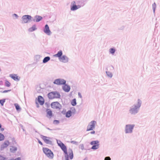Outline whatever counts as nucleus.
I'll return each instance as SVG.
<instances>
[{"mask_svg":"<svg viewBox=\"0 0 160 160\" xmlns=\"http://www.w3.org/2000/svg\"><path fill=\"white\" fill-rule=\"evenodd\" d=\"M10 76L11 78L16 81H19L20 78L16 74H11Z\"/></svg>","mask_w":160,"mask_h":160,"instance_id":"nucleus-16","label":"nucleus"},{"mask_svg":"<svg viewBox=\"0 0 160 160\" xmlns=\"http://www.w3.org/2000/svg\"><path fill=\"white\" fill-rule=\"evenodd\" d=\"M10 144V142L8 141L7 140L4 141V142L1 145V149L2 150L4 149L7 148Z\"/></svg>","mask_w":160,"mask_h":160,"instance_id":"nucleus-12","label":"nucleus"},{"mask_svg":"<svg viewBox=\"0 0 160 160\" xmlns=\"http://www.w3.org/2000/svg\"><path fill=\"white\" fill-rule=\"evenodd\" d=\"M38 101L40 105H42L44 104V100L43 98L41 96H39L38 97Z\"/></svg>","mask_w":160,"mask_h":160,"instance_id":"nucleus-13","label":"nucleus"},{"mask_svg":"<svg viewBox=\"0 0 160 160\" xmlns=\"http://www.w3.org/2000/svg\"><path fill=\"white\" fill-rule=\"evenodd\" d=\"M134 125H126V132L127 133L132 132Z\"/></svg>","mask_w":160,"mask_h":160,"instance_id":"nucleus-9","label":"nucleus"},{"mask_svg":"<svg viewBox=\"0 0 160 160\" xmlns=\"http://www.w3.org/2000/svg\"><path fill=\"white\" fill-rule=\"evenodd\" d=\"M63 89L65 92H68L70 90V87L69 86L67 85H65L63 87Z\"/></svg>","mask_w":160,"mask_h":160,"instance_id":"nucleus-19","label":"nucleus"},{"mask_svg":"<svg viewBox=\"0 0 160 160\" xmlns=\"http://www.w3.org/2000/svg\"><path fill=\"white\" fill-rule=\"evenodd\" d=\"M2 125L0 123V128H1V130L2 131H3L4 130V129L3 128H1Z\"/></svg>","mask_w":160,"mask_h":160,"instance_id":"nucleus-36","label":"nucleus"},{"mask_svg":"<svg viewBox=\"0 0 160 160\" xmlns=\"http://www.w3.org/2000/svg\"><path fill=\"white\" fill-rule=\"evenodd\" d=\"M14 106L16 108L17 111H19L20 108L19 105L17 103L14 104Z\"/></svg>","mask_w":160,"mask_h":160,"instance_id":"nucleus-26","label":"nucleus"},{"mask_svg":"<svg viewBox=\"0 0 160 160\" xmlns=\"http://www.w3.org/2000/svg\"><path fill=\"white\" fill-rule=\"evenodd\" d=\"M38 142L41 145H42V143L40 140H38Z\"/></svg>","mask_w":160,"mask_h":160,"instance_id":"nucleus-38","label":"nucleus"},{"mask_svg":"<svg viewBox=\"0 0 160 160\" xmlns=\"http://www.w3.org/2000/svg\"><path fill=\"white\" fill-rule=\"evenodd\" d=\"M36 104H37V106H38V104L37 103V102H36Z\"/></svg>","mask_w":160,"mask_h":160,"instance_id":"nucleus-42","label":"nucleus"},{"mask_svg":"<svg viewBox=\"0 0 160 160\" xmlns=\"http://www.w3.org/2000/svg\"><path fill=\"white\" fill-rule=\"evenodd\" d=\"M57 142L58 146L60 147L65 153V160H69V158L70 159H72L73 154L72 150L69 149L67 151L66 147L63 143L59 140L57 141Z\"/></svg>","mask_w":160,"mask_h":160,"instance_id":"nucleus-1","label":"nucleus"},{"mask_svg":"<svg viewBox=\"0 0 160 160\" xmlns=\"http://www.w3.org/2000/svg\"><path fill=\"white\" fill-rule=\"evenodd\" d=\"M156 8V4L155 3H154L152 4V8L153 10H155Z\"/></svg>","mask_w":160,"mask_h":160,"instance_id":"nucleus-34","label":"nucleus"},{"mask_svg":"<svg viewBox=\"0 0 160 160\" xmlns=\"http://www.w3.org/2000/svg\"><path fill=\"white\" fill-rule=\"evenodd\" d=\"M5 102V100H0V103L1 104L2 106H3L4 102Z\"/></svg>","mask_w":160,"mask_h":160,"instance_id":"nucleus-31","label":"nucleus"},{"mask_svg":"<svg viewBox=\"0 0 160 160\" xmlns=\"http://www.w3.org/2000/svg\"><path fill=\"white\" fill-rule=\"evenodd\" d=\"M106 72L108 76L110 78H111V77H112V73H110V72Z\"/></svg>","mask_w":160,"mask_h":160,"instance_id":"nucleus-32","label":"nucleus"},{"mask_svg":"<svg viewBox=\"0 0 160 160\" xmlns=\"http://www.w3.org/2000/svg\"><path fill=\"white\" fill-rule=\"evenodd\" d=\"M10 150L11 152H14L17 151V148L15 147L12 146Z\"/></svg>","mask_w":160,"mask_h":160,"instance_id":"nucleus-23","label":"nucleus"},{"mask_svg":"<svg viewBox=\"0 0 160 160\" xmlns=\"http://www.w3.org/2000/svg\"><path fill=\"white\" fill-rule=\"evenodd\" d=\"M37 29L36 26V25H33L32 27L28 29V31L30 32H32Z\"/></svg>","mask_w":160,"mask_h":160,"instance_id":"nucleus-22","label":"nucleus"},{"mask_svg":"<svg viewBox=\"0 0 160 160\" xmlns=\"http://www.w3.org/2000/svg\"><path fill=\"white\" fill-rule=\"evenodd\" d=\"M43 151L47 157L50 159L53 158L54 156L52 152L47 148H43Z\"/></svg>","mask_w":160,"mask_h":160,"instance_id":"nucleus-2","label":"nucleus"},{"mask_svg":"<svg viewBox=\"0 0 160 160\" xmlns=\"http://www.w3.org/2000/svg\"><path fill=\"white\" fill-rule=\"evenodd\" d=\"M15 160H21V159L20 158H17Z\"/></svg>","mask_w":160,"mask_h":160,"instance_id":"nucleus-39","label":"nucleus"},{"mask_svg":"<svg viewBox=\"0 0 160 160\" xmlns=\"http://www.w3.org/2000/svg\"><path fill=\"white\" fill-rule=\"evenodd\" d=\"M96 123V122L94 121H91L88 125L87 131H89L92 130L95 128V125Z\"/></svg>","mask_w":160,"mask_h":160,"instance_id":"nucleus-6","label":"nucleus"},{"mask_svg":"<svg viewBox=\"0 0 160 160\" xmlns=\"http://www.w3.org/2000/svg\"><path fill=\"white\" fill-rule=\"evenodd\" d=\"M1 160H6V159L5 158H3V157H2V158L1 159Z\"/></svg>","mask_w":160,"mask_h":160,"instance_id":"nucleus-40","label":"nucleus"},{"mask_svg":"<svg viewBox=\"0 0 160 160\" xmlns=\"http://www.w3.org/2000/svg\"><path fill=\"white\" fill-rule=\"evenodd\" d=\"M109 52L110 53L112 54H113L115 52V50L114 48H111L109 50Z\"/></svg>","mask_w":160,"mask_h":160,"instance_id":"nucleus-30","label":"nucleus"},{"mask_svg":"<svg viewBox=\"0 0 160 160\" xmlns=\"http://www.w3.org/2000/svg\"><path fill=\"white\" fill-rule=\"evenodd\" d=\"M95 133V131H93L91 132V133L93 134Z\"/></svg>","mask_w":160,"mask_h":160,"instance_id":"nucleus-41","label":"nucleus"},{"mask_svg":"<svg viewBox=\"0 0 160 160\" xmlns=\"http://www.w3.org/2000/svg\"><path fill=\"white\" fill-rule=\"evenodd\" d=\"M59 121L57 120H54L53 122V124H57L59 123Z\"/></svg>","mask_w":160,"mask_h":160,"instance_id":"nucleus-33","label":"nucleus"},{"mask_svg":"<svg viewBox=\"0 0 160 160\" xmlns=\"http://www.w3.org/2000/svg\"><path fill=\"white\" fill-rule=\"evenodd\" d=\"M80 7V5H76L75 1L72 2L71 3V10H76Z\"/></svg>","mask_w":160,"mask_h":160,"instance_id":"nucleus-11","label":"nucleus"},{"mask_svg":"<svg viewBox=\"0 0 160 160\" xmlns=\"http://www.w3.org/2000/svg\"><path fill=\"white\" fill-rule=\"evenodd\" d=\"M5 85L7 87H9L10 86L11 84L9 82H8L7 80H6L5 82Z\"/></svg>","mask_w":160,"mask_h":160,"instance_id":"nucleus-27","label":"nucleus"},{"mask_svg":"<svg viewBox=\"0 0 160 160\" xmlns=\"http://www.w3.org/2000/svg\"><path fill=\"white\" fill-rule=\"evenodd\" d=\"M11 91V90H5V91H3L2 92V93H6V92H8V91Z\"/></svg>","mask_w":160,"mask_h":160,"instance_id":"nucleus-37","label":"nucleus"},{"mask_svg":"<svg viewBox=\"0 0 160 160\" xmlns=\"http://www.w3.org/2000/svg\"><path fill=\"white\" fill-rule=\"evenodd\" d=\"M4 139V136L3 135L0 133V141L3 140Z\"/></svg>","mask_w":160,"mask_h":160,"instance_id":"nucleus-29","label":"nucleus"},{"mask_svg":"<svg viewBox=\"0 0 160 160\" xmlns=\"http://www.w3.org/2000/svg\"><path fill=\"white\" fill-rule=\"evenodd\" d=\"M140 104L139 103L137 106L134 105L132 107L130 110V112L132 114H134L138 112V109L140 107Z\"/></svg>","mask_w":160,"mask_h":160,"instance_id":"nucleus-4","label":"nucleus"},{"mask_svg":"<svg viewBox=\"0 0 160 160\" xmlns=\"http://www.w3.org/2000/svg\"><path fill=\"white\" fill-rule=\"evenodd\" d=\"M71 104L72 105L74 106L76 105V99H73L71 102Z\"/></svg>","mask_w":160,"mask_h":160,"instance_id":"nucleus-28","label":"nucleus"},{"mask_svg":"<svg viewBox=\"0 0 160 160\" xmlns=\"http://www.w3.org/2000/svg\"><path fill=\"white\" fill-rule=\"evenodd\" d=\"M84 160H86V159H84Z\"/></svg>","mask_w":160,"mask_h":160,"instance_id":"nucleus-44","label":"nucleus"},{"mask_svg":"<svg viewBox=\"0 0 160 160\" xmlns=\"http://www.w3.org/2000/svg\"><path fill=\"white\" fill-rule=\"evenodd\" d=\"M51 106L52 108L56 109H60L61 107V104L57 102L52 103Z\"/></svg>","mask_w":160,"mask_h":160,"instance_id":"nucleus-8","label":"nucleus"},{"mask_svg":"<svg viewBox=\"0 0 160 160\" xmlns=\"http://www.w3.org/2000/svg\"><path fill=\"white\" fill-rule=\"evenodd\" d=\"M47 116L51 118L52 116V111L49 109H47L46 110Z\"/></svg>","mask_w":160,"mask_h":160,"instance_id":"nucleus-15","label":"nucleus"},{"mask_svg":"<svg viewBox=\"0 0 160 160\" xmlns=\"http://www.w3.org/2000/svg\"><path fill=\"white\" fill-rule=\"evenodd\" d=\"M44 32L48 35H50L51 32L49 29V26L47 24L45 26V28L44 30Z\"/></svg>","mask_w":160,"mask_h":160,"instance_id":"nucleus-14","label":"nucleus"},{"mask_svg":"<svg viewBox=\"0 0 160 160\" xmlns=\"http://www.w3.org/2000/svg\"><path fill=\"white\" fill-rule=\"evenodd\" d=\"M66 82V81L63 79H56L54 81V83L58 85H61L65 84Z\"/></svg>","mask_w":160,"mask_h":160,"instance_id":"nucleus-7","label":"nucleus"},{"mask_svg":"<svg viewBox=\"0 0 160 160\" xmlns=\"http://www.w3.org/2000/svg\"><path fill=\"white\" fill-rule=\"evenodd\" d=\"M62 52L61 51H60L57 54H55L54 56L55 57H58L59 58L61 57V56L62 55Z\"/></svg>","mask_w":160,"mask_h":160,"instance_id":"nucleus-21","label":"nucleus"},{"mask_svg":"<svg viewBox=\"0 0 160 160\" xmlns=\"http://www.w3.org/2000/svg\"><path fill=\"white\" fill-rule=\"evenodd\" d=\"M72 112L71 111L69 110L68 111L66 114V116L67 117L69 118L72 115Z\"/></svg>","mask_w":160,"mask_h":160,"instance_id":"nucleus-24","label":"nucleus"},{"mask_svg":"<svg viewBox=\"0 0 160 160\" xmlns=\"http://www.w3.org/2000/svg\"><path fill=\"white\" fill-rule=\"evenodd\" d=\"M14 15H15L16 16H17V15H16V14H14Z\"/></svg>","mask_w":160,"mask_h":160,"instance_id":"nucleus-43","label":"nucleus"},{"mask_svg":"<svg viewBox=\"0 0 160 160\" xmlns=\"http://www.w3.org/2000/svg\"><path fill=\"white\" fill-rule=\"evenodd\" d=\"M111 158L109 157H107L105 158L104 160H110Z\"/></svg>","mask_w":160,"mask_h":160,"instance_id":"nucleus-35","label":"nucleus"},{"mask_svg":"<svg viewBox=\"0 0 160 160\" xmlns=\"http://www.w3.org/2000/svg\"><path fill=\"white\" fill-rule=\"evenodd\" d=\"M99 142L98 141H93L91 142V144L92 145H94L92 147V149H96L99 147L98 144Z\"/></svg>","mask_w":160,"mask_h":160,"instance_id":"nucleus-10","label":"nucleus"},{"mask_svg":"<svg viewBox=\"0 0 160 160\" xmlns=\"http://www.w3.org/2000/svg\"><path fill=\"white\" fill-rule=\"evenodd\" d=\"M42 139L47 144H49L51 143V141L50 140L49 138L45 136H43L42 137Z\"/></svg>","mask_w":160,"mask_h":160,"instance_id":"nucleus-17","label":"nucleus"},{"mask_svg":"<svg viewBox=\"0 0 160 160\" xmlns=\"http://www.w3.org/2000/svg\"><path fill=\"white\" fill-rule=\"evenodd\" d=\"M31 18L32 17L30 16L24 15L22 18V22L23 23H27L31 20Z\"/></svg>","mask_w":160,"mask_h":160,"instance_id":"nucleus-5","label":"nucleus"},{"mask_svg":"<svg viewBox=\"0 0 160 160\" xmlns=\"http://www.w3.org/2000/svg\"><path fill=\"white\" fill-rule=\"evenodd\" d=\"M48 98L50 99L59 98L60 97L59 93L57 92H50L48 93Z\"/></svg>","mask_w":160,"mask_h":160,"instance_id":"nucleus-3","label":"nucleus"},{"mask_svg":"<svg viewBox=\"0 0 160 160\" xmlns=\"http://www.w3.org/2000/svg\"><path fill=\"white\" fill-rule=\"evenodd\" d=\"M42 17L39 16H36L35 17L34 19V21L36 22H38L42 19Z\"/></svg>","mask_w":160,"mask_h":160,"instance_id":"nucleus-20","label":"nucleus"},{"mask_svg":"<svg viewBox=\"0 0 160 160\" xmlns=\"http://www.w3.org/2000/svg\"><path fill=\"white\" fill-rule=\"evenodd\" d=\"M50 59V58L49 57H47L45 58L43 60V62L44 63H46L47 62H48V61H49Z\"/></svg>","mask_w":160,"mask_h":160,"instance_id":"nucleus-25","label":"nucleus"},{"mask_svg":"<svg viewBox=\"0 0 160 160\" xmlns=\"http://www.w3.org/2000/svg\"><path fill=\"white\" fill-rule=\"evenodd\" d=\"M59 59L60 61L63 62H67L68 61V58L67 57L64 55L63 56L60 58Z\"/></svg>","mask_w":160,"mask_h":160,"instance_id":"nucleus-18","label":"nucleus"}]
</instances>
